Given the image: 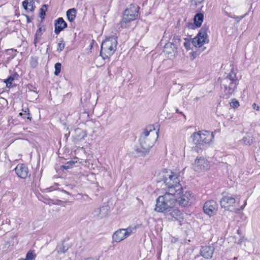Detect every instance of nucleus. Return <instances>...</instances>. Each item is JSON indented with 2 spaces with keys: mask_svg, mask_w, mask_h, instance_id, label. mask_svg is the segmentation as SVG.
Listing matches in <instances>:
<instances>
[{
  "mask_svg": "<svg viewBox=\"0 0 260 260\" xmlns=\"http://www.w3.org/2000/svg\"><path fill=\"white\" fill-rule=\"evenodd\" d=\"M139 7L137 6L131 5L124 11L122 19L120 22V27L125 28L129 26L131 21L136 19L138 16Z\"/></svg>",
  "mask_w": 260,
  "mask_h": 260,
  "instance_id": "39448f33",
  "label": "nucleus"
},
{
  "mask_svg": "<svg viewBox=\"0 0 260 260\" xmlns=\"http://www.w3.org/2000/svg\"><path fill=\"white\" fill-rule=\"evenodd\" d=\"M192 166L195 171L200 173L209 170L211 164L206 157L201 156H198L196 158Z\"/></svg>",
  "mask_w": 260,
  "mask_h": 260,
  "instance_id": "1a4fd4ad",
  "label": "nucleus"
},
{
  "mask_svg": "<svg viewBox=\"0 0 260 260\" xmlns=\"http://www.w3.org/2000/svg\"><path fill=\"white\" fill-rule=\"evenodd\" d=\"M191 138L196 145H209L212 142L214 135L210 131H202L193 133Z\"/></svg>",
  "mask_w": 260,
  "mask_h": 260,
  "instance_id": "423d86ee",
  "label": "nucleus"
},
{
  "mask_svg": "<svg viewBox=\"0 0 260 260\" xmlns=\"http://www.w3.org/2000/svg\"><path fill=\"white\" fill-rule=\"evenodd\" d=\"M64 48V43L63 42V41H61L58 44V47L57 49V51L59 52L62 51V50Z\"/></svg>",
  "mask_w": 260,
  "mask_h": 260,
  "instance_id": "c85d7f7f",
  "label": "nucleus"
},
{
  "mask_svg": "<svg viewBox=\"0 0 260 260\" xmlns=\"http://www.w3.org/2000/svg\"><path fill=\"white\" fill-rule=\"evenodd\" d=\"M242 242V239H240L238 242V244H241Z\"/></svg>",
  "mask_w": 260,
  "mask_h": 260,
  "instance_id": "4c0bfd02",
  "label": "nucleus"
},
{
  "mask_svg": "<svg viewBox=\"0 0 260 260\" xmlns=\"http://www.w3.org/2000/svg\"><path fill=\"white\" fill-rule=\"evenodd\" d=\"M237 205L235 199L231 196H224L220 200L221 207L231 212H235L237 210Z\"/></svg>",
  "mask_w": 260,
  "mask_h": 260,
  "instance_id": "9b49d317",
  "label": "nucleus"
},
{
  "mask_svg": "<svg viewBox=\"0 0 260 260\" xmlns=\"http://www.w3.org/2000/svg\"><path fill=\"white\" fill-rule=\"evenodd\" d=\"M177 194L178 193L167 191L164 195L159 196L156 200L155 211L157 212H170L176 205L175 197Z\"/></svg>",
  "mask_w": 260,
  "mask_h": 260,
  "instance_id": "7ed1b4c3",
  "label": "nucleus"
},
{
  "mask_svg": "<svg viewBox=\"0 0 260 260\" xmlns=\"http://www.w3.org/2000/svg\"><path fill=\"white\" fill-rule=\"evenodd\" d=\"M42 32H43V30H42V29L40 27L39 28H38L37 29V30L36 31V38L35 39V43H36L37 42V40L38 39V38H39L42 35Z\"/></svg>",
  "mask_w": 260,
  "mask_h": 260,
  "instance_id": "cd10ccee",
  "label": "nucleus"
},
{
  "mask_svg": "<svg viewBox=\"0 0 260 260\" xmlns=\"http://www.w3.org/2000/svg\"><path fill=\"white\" fill-rule=\"evenodd\" d=\"M170 212V214L176 219H178L182 215L181 212L179 210L176 209H173V210L172 209Z\"/></svg>",
  "mask_w": 260,
  "mask_h": 260,
  "instance_id": "393cba45",
  "label": "nucleus"
},
{
  "mask_svg": "<svg viewBox=\"0 0 260 260\" xmlns=\"http://www.w3.org/2000/svg\"><path fill=\"white\" fill-rule=\"evenodd\" d=\"M76 14L77 10L75 8L69 9L67 11L68 20L71 22H73L76 18Z\"/></svg>",
  "mask_w": 260,
  "mask_h": 260,
  "instance_id": "412c9836",
  "label": "nucleus"
},
{
  "mask_svg": "<svg viewBox=\"0 0 260 260\" xmlns=\"http://www.w3.org/2000/svg\"><path fill=\"white\" fill-rule=\"evenodd\" d=\"M108 210V206H102L94 211V216L98 219H102L107 215Z\"/></svg>",
  "mask_w": 260,
  "mask_h": 260,
  "instance_id": "a211bd4d",
  "label": "nucleus"
},
{
  "mask_svg": "<svg viewBox=\"0 0 260 260\" xmlns=\"http://www.w3.org/2000/svg\"><path fill=\"white\" fill-rule=\"evenodd\" d=\"M15 172L19 178L25 179L30 175L28 168L24 164H18L15 169Z\"/></svg>",
  "mask_w": 260,
  "mask_h": 260,
  "instance_id": "4468645a",
  "label": "nucleus"
},
{
  "mask_svg": "<svg viewBox=\"0 0 260 260\" xmlns=\"http://www.w3.org/2000/svg\"><path fill=\"white\" fill-rule=\"evenodd\" d=\"M13 80L14 78L12 77H10L9 78L6 79L5 82L7 84V86H8L9 85H11Z\"/></svg>",
  "mask_w": 260,
  "mask_h": 260,
  "instance_id": "72a5a7b5",
  "label": "nucleus"
},
{
  "mask_svg": "<svg viewBox=\"0 0 260 260\" xmlns=\"http://www.w3.org/2000/svg\"><path fill=\"white\" fill-rule=\"evenodd\" d=\"M85 260H94V259L92 258H88L86 259Z\"/></svg>",
  "mask_w": 260,
  "mask_h": 260,
  "instance_id": "ea45409f",
  "label": "nucleus"
},
{
  "mask_svg": "<svg viewBox=\"0 0 260 260\" xmlns=\"http://www.w3.org/2000/svg\"><path fill=\"white\" fill-rule=\"evenodd\" d=\"M176 112H178V109H177V110H176Z\"/></svg>",
  "mask_w": 260,
  "mask_h": 260,
  "instance_id": "c03bdc74",
  "label": "nucleus"
},
{
  "mask_svg": "<svg viewBox=\"0 0 260 260\" xmlns=\"http://www.w3.org/2000/svg\"><path fill=\"white\" fill-rule=\"evenodd\" d=\"M183 45L187 50H189L190 49V42L189 41H186L184 42Z\"/></svg>",
  "mask_w": 260,
  "mask_h": 260,
  "instance_id": "473e14b6",
  "label": "nucleus"
},
{
  "mask_svg": "<svg viewBox=\"0 0 260 260\" xmlns=\"http://www.w3.org/2000/svg\"><path fill=\"white\" fill-rule=\"evenodd\" d=\"M62 167H63L64 169H68V168H69V167H68V166H63Z\"/></svg>",
  "mask_w": 260,
  "mask_h": 260,
  "instance_id": "58836bf2",
  "label": "nucleus"
},
{
  "mask_svg": "<svg viewBox=\"0 0 260 260\" xmlns=\"http://www.w3.org/2000/svg\"><path fill=\"white\" fill-rule=\"evenodd\" d=\"M68 246L61 244L57 245L56 251L58 254L65 253L68 250Z\"/></svg>",
  "mask_w": 260,
  "mask_h": 260,
  "instance_id": "b1692460",
  "label": "nucleus"
},
{
  "mask_svg": "<svg viewBox=\"0 0 260 260\" xmlns=\"http://www.w3.org/2000/svg\"><path fill=\"white\" fill-rule=\"evenodd\" d=\"M252 108L254 109H255L256 111H259V107L258 106H257L255 103H253L252 104Z\"/></svg>",
  "mask_w": 260,
  "mask_h": 260,
  "instance_id": "c9c22d12",
  "label": "nucleus"
},
{
  "mask_svg": "<svg viewBox=\"0 0 260 260\" xmlns=\"http://www.w3.org/2000/svg\"><path fill=\"white\" fill-rule=\"evenodd\" d=\"M253 143V139L250 136H246L243 137L241 140L239 141L240 145L245 146H250Z\"/></svg>",
  "mask_w": 260,
  "mask_h": 260,
  "instance_id": "4be33fe9",
  "label": "nucleus"
},
{
  "mask_svg": "<svg viewBox=\"0 0 260 260\" xmlns=\"http://www.w3.org/2000/svg\"><path fill=\"white\" fill-rule=\"evenodd\" d=\"M204 212L209 216H212L215 214L218 209V204L214 200L207 201L203 207Z\"/></svg>",
  "mask_w": 260,
  "mask_h": 260,
  "instance_id": "ddd939ff",
  "label": "nucleus"
},
{
  "mask_svg": "<svg viewBox=\"0 0 260 260\" xmlns=\"http://www.w3.org/2000/svg\"><path fill=\"white\" fill-rule=\"evenodd\" d=\"M87 136L86 133L80 128H77L75 130V135L74 136V141L77 144L83 140Z\"/></svg>",
  "mask_w": 260,
  "mask_h": 260,
  "instance_id": "6ab92c4d",
  "label": "nucleus"
},
{
  "mask_svg": "<svg viewBox=\"0 0 260 260\" xmlns=\"http://www.w3.org/2000/svg\"><path fill=\"white\" fill-rule=\"evenodd\" d=\"M135 230V228L132 227L120 229L114 233L112 236L113 240L117 243L120 242L131 235Z\"/></svg>",
  "mask_w": 260,
  "mask_h": 260,
  "instance_id": "9d476101",
  "label": "nucleus"
},
{
  "mask_svg": "<svg viewBox=\"0 0 260 260\" xmlns=\"http://www.w3.org/2000/svg\"><path fill=\"white\" fill-rule=\"evenodd\" d=\"M236 259H237V258L235 257V258H234V260H236Z\"/></svg>",
  "mask_w": 260,
  "mask_h": 260,
  "instance_id": "a18cd8bd",
  "label": "nucleus"
},
{
  "mask_svg": "<svg viewBox=\"0 0 260 260\" xmlns=\"http://www.w3.org/2000/svg\"><path fill=\"white\" fill-rule=\"evenodd\" d=\"M54 26V32L58 35L67 27V24L62 18L60 17L55 21Z\"/></svg>",
  "mask_w": 260,
  "mask_h": 260,
  "instance_id": "dca6fc26",
  "label": "nucleus"
},
{
  "mask_svg": "<svg viewBox=\"0 0 260 260\" xmlns=\"http://www.w3.org/2000/svg\"><path fill=\"white\" fill-rule=\"evenodd\" d=\"M214 248L212 246H205L203 247L200 251L201 255L206 259H210L212 257Z\"/></svg>",
  "mask_w": 260,
  "mask_h": 260,
  "instance_id": "f3484780",
  "label": "nucleus"
},
{
  "mask_svg": "<svg viewBox=\"0 0 260 260\" xmlns=\"http://www.w3.org/2000/svg\"><path fill=\"white\" fill-rule=\"evenodd\" d=\"M157 179L158 182H164L168 186V191L176 192L181 189L178 175L171 170H162L158 173Z\"/></svg>",
  "mask_w": 260,
  "mask_h": 260,
  "instance_id": "f03ea898",
  "label": "nucleus"
},
{
  "mask_svg": "<svg viewBox=\"0 0 260 260\" xmlns=\"http://www.w3.org/2000/svg\"><path fill=\"white\" fill-rule=\"evenodd\" d=\"M117 45L116 37H109L103 41L100 52L103 58L106 59L112 55L116 50Z\"/></svg>",
  "mask_w": 260,
  "mask_h": 260,
  "instance_id": "20e7f679",
  "label": "nucleus"
},
{
  "mask_svg": "<svg viewBox=\"0 0 260 260\" xmlns=\"http://www.w3.org/2000/svg\"><path fill=\"white\" fill-rule=\"evenodd\" d=\"M36 64H37V62L35 61V66L36 65Z\"/></svg>",
  "mask_w": 260,
  "mask_h": 260,
  "instance_id": "79ce46f5",
  "label": "nucleus"
},
{
  "mask_svg": "<svg viewBox=\"0 0 260 260\" xmlns=\"http://www.w3.org/2000/svg\"><path fill=\"white\" fill-rule=\"evenodd\" d=\"M34 258V256L32 254V252L30 251H28L26 254L25 258H24V260H32Z\"/></svg>",
  "mask_w": 260,
  "mask_h": 260,
  "instance_id": "7c9ffc66",
  "label": "nucleus"
},
{
  "mask_svg": "<svg viewBox=\"0 0 260 260\" xmlns=\"http://www.w3.org/2000/svg\"><path fill=\"white\" fill-rule=\"evenodd\" d=\"M47 11V7L46 5H44L42 6V7L40 9V15L41 17L44 18V16L45 15V12Z\"/></svg>",
  "mask_w": 260,
  "mask_h": 260,
  "instance_id": "c756f323",
  "label": "nucleus"
},
{
  "mask_svg": "<svg viewBox=\"0 0 260 260\" xmlns=\"http://www.w3.org/2000/svg\"><path fill=\"white\" fill-rule=\"evenodd\" d=\"M204 0H190V7L196 8L199 5L202 4Z\"/></svg>",
  "mask_w": 260,
  "mask_h": 260,
  "instance_id": "a878e982",
  "label": "nucleus"
},
{
  "mask_svg": "<svg viewBox=\"0 0 260 260\" xmlns=\"http://www.w3.org/2000/svg\"><path fill=\"white\" fill-rule=\"evenodd\" d=\"M198 99H199V98H198V97H197V98L195 99V100H198Z\"/></svg>",
  "mask_w": 260,
  "mask_h": 260,
  "instance_id": "37998d69",
  "label": "nucleus"
},
{
  "mask_svg": "<svg viewBox=\"0 0 260 260\" xmlns=\"http://www.w3.org/2000/svg\"><path fill=\"white\" fill-rule=\"evenodd\" d=\"M158 138V130L153 125H149L144 129L139 141L141 148L136 149L139 156H145L156 142Z\"/></svg>",
  "mask_w": 260,
  "mask_h": 260,
  "instance_id": "f257e3e1",
  "label": "nucleus"
},
{
  "mask_svg": "<svg viewBox=\"0 0 260 260\" xmlns=\"http://www.w3.org/2000/svg\"><path fill=\"white\" fill-rule=\"evenodd\" d=\"M164 52L167 57L171 59L176 55L177 46L173 43H168L164 47Z\"/></svg>",
  "mask_w": 260,
  "mask_h": 260,
  "instance_id": "2eb2a0df",
  "label": "nucleus"
},
{
  "mask_svg": "<svg viewBox=\"0 0 260 260\" xmlns=\"http://www.w3.org/2000/svg\"><path fill=\"white\" fill-rule=\"evenodd\" d=\"M35 0H25L22 3L24 9L26 10L32 11L34 10L35 6H34Z\"/></svg>",
  "mask_w": 260,
  "mask_h": 260,
  "instance_id": "aec40b11",
  "label": "nucleus"
},
{
  "mask_svg": "<svg viewBox=\"0 0 260 260\" xmlns=\"http://www.w3.org/2000/svg\"><path fill=\"white\" fill-rule=\"evenodd\" d=\"M204 16L202 13L196 14L194 18V22L197 27H200L203 21Z\"/></svg>",
  "mask_w": 260,
  "mask_h": 260,
  "instance_id": "5701e85b",
  "label": "nucleus"
},
{
  "mask_svg": "<svg viewBox=\"0 0 260 260\" xmlns=\"http://www.w3.org/2000/svg\"><path fill=\"white\" fill-rule=\"evenodd\" d=\"M239 106V102L235 100V99L232 100V102L231 103V106L233 108L237 107Z\"/></svg>",
  "mask_w": 260,
  "mask_h": 260,
  "instance_id": "2f4dec72",
  "label": "nucleus"
},
{
  "mask_svg": "<svg viewBox=\"0 0 260 260\" xmlns=\"http://www.w3.org/2000/svg\"><path fill=\"white\" fill-rule=\"evenodd\" d=\"M23 112H24L23 113H20L19 114L20 115H29V110L27 108L25 109H23L22 110Z\"/></svg>",
  "mask_w": 260,
  "mask_h": 260,
  "instance_id": "f704fd0d",
  "label": "nucleus"
},
{
  "mask_svg": "<svg viewBox=\"0 0 260 260\" xmlns=\"http://www.w3.org/2000/svg\"><path fill=\"white\" fill-rule=\"evenodd\" d=\"M207 34V29L202 28L199 32L198 35L194 37L192 40V44L195 47H201L205 44L208 43Z\"/></svg>",
  "mask_w": 260,
  "mask_h": 260,
  "instance_id": "f8f14e48",
  "label": "nucleus"
},
{
  "mask_svg": "<svg viewBox=\"0 0 260 260\" xmlns=\"http://www.w3.org/2000/svg\"><path fill=\"white\" fill-rule=\"evenodd\" d=\"M83 198H84V200H87V199H89V197L87 195L84 196Z\"/></svg>",
  "mask_w": 260,
  "mask_h": 260,
  "instance_id": "e433bc0d",
  "label": "nucleus"
},
{
  "mask_svg": "<svg viewBox=\"0 0 260 260\" xmlns=\"http://www.w3.org/2000/svg\"><path fill=\"white\" fill-rule=\"evenodd\" d=\"M27 119H31V118L30 117H27Z\"/></svg>",
  "mask_w": 260,
  "mask_h": 260,
  "instance_id": "a19ab883",
  "label": "nucleus"
},
{
  "mask_svg": "<svg viewBox=\"0 0 260 260\" xmlns=\"http://www.w3.org/2000/svg\"><path fill=\"white\" fill-rule=\"evenodd\" d=\"M61 64L59 62L56 63L55 64V72L54 74L56 76L58 75L60 73Z\"/></svg>",
  "mask_w": 260,
  "mask_h": 260,
  "instance_id": "bb28decb",
  "label": "nucleus"
},
{
  "mask_svg": "<svg viewBox=\"0 0 260 260\" xmlns=\"http://www.w3.org/2000/svg\"><path fill=\"white\" fill-rule=\"evenodd\" d=\"M236 259H237V258L235 257V258H234V260H236Z\"/></svg>",
  "mask_w": 260,
  "mask_h": 260,
  "instance_id": "49530a36",
  "label": "nucleus"
},
{
  "mask_svg": "<svg viewBox=\"0 0 260 260\" xmlns=\"http://www.w3.org/2000/svg\"><path fill=\"white\" fill-rule=\"evenodd\" d=\"M238 81L235 78V75L233 73L224 78L222 81V86L224 88L225 94L228 96L231 95L236 88Z\"/></svg>",
  "mask_w": 260,
  "mask_h": 260,
  "instance_id": "6e6552de",
  "label": "nucleus"
},
{
  "mask_svg": "<svg viewBox=\"0 0 260 260\" xmlns=\"http://www.w3.org/2000/svg\"><path fill=\"white\" fill-rule=\"evenodd\" d=\"M177 193V192H176ZM178 194L176 195V202L183 207L188 206L193 203L195 199L194 194L189 191L183 190L182 188L177 191Z\"/></svg>",
  "mask_w": 260,
  "mask_h": 260,
  "instance_id": "0eeeda50",
  "label": "nucleus"
}]
</instances>
